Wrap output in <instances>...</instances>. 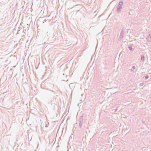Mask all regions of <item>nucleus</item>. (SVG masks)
<instances>
[{
    "instance_id": "f03ea898",
    "label": "nucleus",
    "mask_w": 151,
    "mask_h": 151,
    "mask_svg": "<svg viewBox=\"0 0 151 151\" xmlns=\"http://www.w3.org/2000/svg\"><path fill=\"white\" fill-rule=\"evenodd\" d=\"M73 8L76 10V11L77 12L76 14H78L79 13H82L84 9V8L82 6V5H77L73 7Z\"/></svg>"
},
{
    "instance_id": "f257e3e1",
    "label": "nucleus",
    "mask_w": 151,
    "mask_h": 151,
    "mask_svg": "<svg viewBox=\"0 0 151 151\" xmlns=\"http://www.w3.org/2000/svg\"><path fill=\"white\" fill-rule=\"evenodd\" d=\"M54 32L52 30L51 31H49L47 33V35L48 37V40L52 42L55 40L56 36L54 34Z\"/></svg>"
},
{
    "instance_id": "0eeeda50",
    "label": "nucleus",
    "mask_w": 151,
    "mask_h": 151,
    "mask_svg": "<svg viewBox=\"0 0 151 151\" xmlns=\"http://www.w3.org/2000/svg\"><path fill=\"white\" fill-rule=\"evenodd\" d=\"M124 34V32L123 30L122 29L121 31L120 35V38H122L123 37V35Z\"/></svg>"
},
{
    "instance_id": "6ab92c4d",
    "label": "nucleus",
    "mask_w": 151,
    "mask_h": 151,
    "mask_svg": "<svg viewBox=\"0 0 151 151\" xmlns=\"http://www.w3.org/2000/svg\"><path fill=\"white\" fill-rule=\"evenodd\" d=\"M54 86V85H53V87Z\"/></svg>"
},
{
    "instance_id": "9b49d317",
    "label": "nucleus",
    "mask_w": 151,
    "mask_h": 151,
    "mask_svg": "<svg viewBox=\"0 0 151 151\" xmlns=\"http://www.w3.org/2000/svg\"><path fill=\"white\" fill-rule=\"evenodd\" d=\"M136 68V67L135 66H132V69H131V71H133Z\"/></svg>"
},
{
    "instance_id": "aec40b11",
    "label": "nucleus",
    "mask_w": 151,
    "mask_h": 151,
    "mask_svg": "<svg viewBox=\"0 0 151 151\" xmlns=\"http://www.w3.org/2000/svg\"><path fill=\"white\" fill-rule=\"evenodd\" d=\"M62 81H65V80H62Z\"/></svg>"
},
{
    "instance_id": "4468645a",
    "label": "nucleus",
    "mask_w": 151,
    "mask_h": 151,
    "mask_svg": "<svg viewBox=\"0 0 151 151\" xmlns=\"http://www.w3.org/2000/svg\"><path fill=\"white\" fill-rule=\"evenodd\" d=\"M118 110V109H117V108H116V109H114V110H115V111H114V112H116V111H117Z\"/></svg>"
},
{
    "instance_id": "ddd939ff",
    "label": "nucleus",
    "mask_w": 151,
    "mask_h": 151,
    "mask_svg": "<svg viewBox=\"0 0 151 151\" xmlns=\"http://www.w3.org/2000/svg\"><path fill=\"white\" fill-rule=\"evenodd\" d=\"M149 76L147 75L145 76V78L146 79H147L149 78Z\"/></svg>"
},
{
    "instance_id": "20e7f679",
    "label": "nucleus",
    "mask_w": 151,
    "mask_h": 151,
    "mask_svg": "<svg viewBox=\"0 0 151 151\" xmlns=\"http://www.w3.org/2000/svg\"><path fill=\"white\" fill-rule=\"evenodd\" d=\"M123 4V2L122 0L120 1L118 4L116 10V12L118 14L120 13L121 11V9L122 8Z\"/></svg>"
},
{
    "instance_id": "1a4fd4ad",
    "label": "nucleus",
    "mask_w": 151,
    "mask_h": 151,
    "mask_svg": "<svg viewBox=\"0 0 151 151\" xmlns=\"http://www.w3.org/2000/svg\"><path fill=\"white\" fill-rule=\"evenodd\" d=\"M43 17H42V18H40L39 19L40 20H41V21H42L43 20V23H44L45 22H47V20L46 19H44V20H43Z\"/></svg>"
},
{
    "instance_id": "6e6552de",
    "label": "nucleus",
    "mask_w": 151,
    "mask_h": 151,
    "mask_svg": "<svg viewBox=\"0 0 151 151\" xmlns=\"http://www.w3.org/2000/svg\"><path fill=\"white\" fill-rule=\"evenodd\" d=\"M128 49L129 50L133 51L134 49V47L133 48L131 45H130L129 46Z\"/></svg>"
},
{
    "instance_id": "a211bd4d",
    "label": "nucleus",
    "mask_w": 151,
    "mask_h": 151,
    "mask_svg": "<svg viewBox=\"0 0 151 151\" xmlns=\"http://www.w3.org/2000/svg\"><path fill=\"white\" fill-rule=\"evenodd\" d=\"M104 30V28L103 29V30H102V31H103Z\"/></svg>"
},
{
    "instance_id": "dca6fc26",
    "label": "nucleus",
    "mask_w": 151,
    "mask_h": 151,
    "mask_svg": "<svg viewBox=\"0 0 151 151\" xmlns=\"http://www.w3.org/2000/svg\"><path fill=\"white\" fill-rule=\"evenodd\" d=\"M63 76H65V74L64 73L63 74Z\"/></svg>"
},
{
    "instance_id": "9d476101",
    "label": "nucleus",
    "mask_w": 151,
    "mask_h": 151,
    "mask_svg": "<svg viewBox=\"0 0 151 151\" xmlns=\"http://www.w3.org/2000/svg\"><path fill=\"white\" fill-rule=\"evenodd\" d=\"M141 60L142 61H144L145 60V55H141Z\"/></svg>"
},
{
    "instance_id": "f8f14e48",
    "label": "nucleus",
    "mask_w": 151,
    "mask_h": 151,
    "mask_svg": "<svg viewBox=\"0 0 151 151\" xmlns=\"http://www.w3.org/2000/svg\"><path fill=\"white\" fill-rule=\"evenodd\" d=\"M102 16V15H101L99 16L98 18V19L99 21H102L103 20H101L100 19L101 17Z\"/></svg>"
},
{
    "instance_id": "f3484780",
    "label": "nucleus",
    "mask_w": 151,
    "mask_h": 151,
    "mask_svg": "<svg viewBox=\"0 0 151 151\" xmlns=\"http://www.w3.org/2000/svg\"><path fill=\"white\" fill-rule=\"evenodd\" d=\"M65 77H67V75H65Z\"/></svg>"
},
{
    "instance_id": "7ed1b4c3",
    "label": "nucleus",
    "mask_w": 151,
    "mask_h": 151,
    "mask_svg": "<svg viewBox=\"0 0 151 151\" xmlns=\"http://www.w3.org/2000/svg\"><path fill=\"white\" fill-rule=\"evenodd\" d=\"M98 81L100 83H101L99 84L100 85V86H101V88H100V89H101V90H103L102 88H103L104 85V84L103 83L104 81V78L103 75L102 74L101 71H100V74H99V75Z\"/></svg>"
},
{
    "instance_id": "39448f33",
    "label": "nucleus",
    "mask_w": 151,
    "mask_h": 151,
    "mask_svg": "<svg viewBox=\"0 0 151 151\" xmlns=\"http://www.w3.org/2000/svg\"><path fill=\"white\" fill-rule=\"evenodd\" d=\"M83 116H81L80 117L79 120V126L80 128H81L83 124V119H82Z\"/></svg>"
},
{
    "instance_id": "2eb2a0df",
    "label": "nucleus",
    "mask_w": 151,
    "mask_h": 151,
    "mask_svg": "<svg viewBox=\"0 0 151 151\" xmlns=\"http://www.w3.org/2000/svg\"><path fill=\"white\" fill-rule=\"evenodd\" d=\"M143 84H143V83H140L139 85H140V86H143Z\"/></svg>"
},
{
    "instance_id": "423d86ee",
    "label": "nucleus",
    "mask_w": 151,
    "mask_h": 151,
    "mask_svg": "<svg viewBox=\"0 0 151 151\" xmlns=\"http://www.w3.org/2000/svg\"><path fill=\"white\" fill-rule=\"evenodd\" d=\"M147 39L148 42H151V36L150 34L148 35V36L147 38Z\"/></svg>"
}]
</instances>
